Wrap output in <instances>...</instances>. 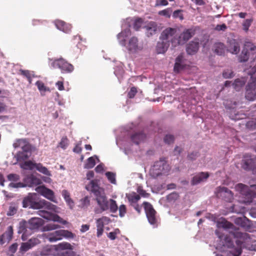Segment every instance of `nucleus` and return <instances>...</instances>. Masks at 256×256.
Returning a JSON list of instances; mask_svg holds the SVG:
<instances>
[{
    "instance_id": "nucleus-34",
    "label": "nucleus",
    "mask_w": 256,
    "mask_h": 256,
    "mask_svg": "<svg viewBox=\"0 0 256 256\" xmlns=\"http://www.w3.org/2000/svg\"><path fill=\"white\" fill-rule=\"evenodd\" d=\"M126 198L128 202H130V205L136 204L140 198V195L136 194V192H132V194H126Z\"/></svg>"
},
{
    "instance_id": "nucleus-9",
    "label": "nucleus",
    "mask_w": 256,
    "mask_h": 256,
    "mask_svg": "<svg viewBox=\"0 0 256 256\" xmlns=\"http://www.w3.org/2000/svg\"><path fill=\"white\" fill-rule=\"evenodd\" d=\"M256 49V46L251 42H246L242 50L238 57L240 62H244L248 60L250 52H252Z\"/></svg>"
},
{
    "instance_id": "nucleus-5",
    "label": "nucleus",
    "mask_w": 256,
    "mask_h": 256,
    "mask_svg": "<svg viewBox=\"0 0 256 256\" xmlns=\"http://www.w3.org/2000/svg\"><path fill=\"white\" fill-rule=\"evenodd\" d=\"M168 165L166 162L164 160H160L159 161L155 162L154 166L150 169V175L156 178L158 176L166 172Z\"/></svg>"
},
{
    "instance_id": "nucleus-58",
    "label": "nucleus",
    "mask_w": 256,
    "mask_h": 256,
    "mask_svg": "<svg viewBox=\"0 0 256 256\" xmlns=\"http://www.w3.org/2000/svg\"><path fill=\"white\" fill-rule=\"evenodd\" d=\"M136 93V88L135 87H132L131 88L130 92H128V96L129 98H132L134 97Z\"/></svg>"
},
{
    "instance_id": "nucleus-16",
    "label": "nucleus",
    "mask_w": 256,
    "mask_h": 256,
    "mask_svg": "<svg viewBox=\"0 0 256 256\" xmlns=\"http://www.w3.org/2000/svg\"><path fill=\"white\" fill-rule=\"evenodd\" d=\"M96 197L97 203L100 207V210H96V213H101L104 211L108 210V202L107 200L105 194L104 193Z\"/></svg>"
},
{
    "instance_id": "nucleus-45",
    "label": "nucleus",
    "mask_w": 256,
    "mask_h": 256,
    "mask_svg": "<svg viewBox=\"0 0 256 256\" xmlns=\"http://www.w3.org/2000/svg\"><path fill=\"white\" fill-rule=\"evenodd\" d=\"M110 212H114V213L116 212L118 209V206L116 203V201L112 199H110Z\"/></svg>"
},
{
    "instance_id": "nucleus-7",
    "label": "nucleus",
    "mask_w": 256,
    "mask_h": 256,
    "mask_svg": "<svg viewBox=\"0 0 256 256\" xmlns=\"http://www.w3.org/2000/svg\"><path fill=\"white\" fill-rule=\"evenodd\" d=\"M74 234L68 230H56L48 236V239L50 242H56L62 240L63 238H73Z\"/></svg>"
},
{
    "instance_id": "nucleus-6",
    "label": "nucleus",
    "mask_w": 256,
    "mask_h": 256,
    "mask_svg": "<svg viewBox=\"0 0 256 256\" xmlns=\"http://www.w3.org/2000/svg\"><path fill=\"white\" fill-rule=\"evenodd\" d=\"M195 34V30L192 28L185 30L177 38L172 40V46L174 48L180 44H183Z\"/></svg>"
},
{
    "instance_id": "nucleus-25",
    "label": "nucleus",
    "mask_w": 256,
    "mask_h": 256,
    "mask_svg": "<svg viewBox=\"0 0 256 256\" xmlns=\"http://www.w3.org/2000/svg\"><path fill=\"white\" fill-rule=\"evenodd\" d=\"M40 180L32 174L28 176L24 179L25 186L32 187L40 184Z\"/></svg>"
},
{
    "instance_id": "nucleus-48",
    "label": "nucleus",
    "mask_w": 256,
    "mask_h": 256,
    "mask_svg": "<svg viewBox=\"0 0 256 256\" xmlns=\"http://www.w3.org/2000/svg\"><path fill=\"white\" fill-rule=\"evenodd\" d=\"M137 192L138 193V194L141 196L142 197L144 198H148L150 194L148 193H147L146 191L142 188V186H138L137 189Z\"/></svg>"
},
{
    "instance_id": "nucleus-10",
    "label": "nucleus",
    "mask_w": 256,
    "mask_h": 256,
    "mask_svg": "<svg viewBox=\"0 0 256 256\" xmlns=\"http://www.w3.org/2000/svg\"><path fill=\"white\" fill-rule=\"evenodd\" d=\"M142 205L148 222L151 224H156L157 222L156 216V212L152 204L148 202H143Z\"/></svg>"
},
{
    "instance_id": "nucleus-33",
    "label": "nucleus",
    "mask_w": 256,
    "mask_h": 256,
    "mask_svg": "<svg viewBox=\"0 0 256 256\" xmlns=\"http://www.w3.org/2000/svg\"><path fill=\"white\" fill-rule=\"evenodd\" d=\"M246 82V80L244 78H237L232 83V86L236 91H238L245 84Z\"/></svg>"
},
{
    "instance_id": "nucleus-14",
    "label": "nucleus",
    "mask_w": 256,
    "mask_h": 256,
    "mask_svg": "<svg viewBox=\"0 0 256 256\" xmlns=\"http://www.w3.org/2000/svg\"><path fill=\"white\" fill-rule=\"evenodd\" d=\"M32 146L28 142L22 148V151L16 154L17 160L19 161L24 160L28 159L30 156Z\"/></svg>"
},
{
    "instance_id": "nucleus-57",
    "label": "nucleus",
    "mask_w": 256,
    "mask_h": 256,
    "mask_svg": "<svg viewBox=\"0 0 256 256\" xmlns=\"http://www.w3.org/2000/svg\"><path fill=\"white\" fill-rule=\"evenodd\" d=\"M199 156V154L197 152H192L188 156V158L191 160H195Z\"/></svg>"
},
{
    "instance_id": "nucleus-31",
    "label": "nucleus",
    "mask_w": 256,
    "mask_h": 256,
    "mask_svg": "<svg viewBox=\"0 0 256 256\" xmlns=\"http://www.w3.org/2000/svg\"><path fill=\"white\" fill-rule=\"evenodd\" d=\"M214 47V52L217 54L222 56L224 54L226 48L224 44L222 42L216 43Z\"/></svg>"
},
{
    "instance_id": "nucleus-49",
    "label": "nucleus",
    "mask_w": 256,
    "mask_h": 256,
    "mask_svg": "<svg viewBox=\"0 0 256 256\" xmlns=\"http://www.w3.org/2000/svg\"><path fill=\"white\" fill-rule=\"evenodd\" d=\"M174 138L173 135L166 134L164 138V142L168 144H170L174 142Z\"/></svg>"
},
{
    "instance_id": "nucleus-51",
    "label": "nucleus",
    "mask_w": 256,
    "mask_h": 256,
    "mask_svg": "<svg viewBox=\"0 0 256 256\" xmlns=\"http://www.w3.org/2000/svg\"><path fill=\"white\" fill-rule=\"evenodd\" d=\"M119 210V216L120 217H123L124 216L126 212V205L121 204L118 208Z\"/></svg>"
},
{
    "instance_id": "nucleus-37",
    "label": "nucleus",
    "mask_w": 256,
    "mask_h": 256,
    "mask_svg": "<svg viewBox=\"0 0 256 256\" xmlns=\"http://www.w3.org/2000/svg\"><path fill=\"white\" fill-rule=\"evenodd\" d=\"M35 168L42 174L48 176H50V171L46 167L43 166L42 164L40 163H37Z\"/></svg>"
},
{
    "instance_id": "nucleus-18",
    "label": "nucleus",
    "mask_w": 256,
    "mask_h": 256,
    "mask_svg": "<svg viewBox=\"0 0 256 256\" xmlns=\"http://www.w3.org/2000/svg\"><path fill=\"white\" fill-rule=\"evenodd\" d=\"M234 222L246 231L250 230L252 227V222L246 216L236 218Z\"/></svg>"
},
{
    "instance_id": "nucleus-64",
    "label": "nucleus",
    "mask_w": 256,
    "mask_h": 256,
    "mask_svg": "<svg viewBox=\"0 0 256 256\" xmlns=\"http://www.w3.org/2000/svg\"><path fill=\"white\" fill-rule=\"evenodd\" d=\"M17 209L13 206H10L9 211L8 213V216H12L16 213Z\"/></svg>"
},
{
    "instance_id": "nucleus-11",
    "label": "nucleus",
    "mask_w": 256,
    "mask_h": 256,
    "mask_svg": "<svg viewBox=\"0 0 256 256\" xmlns=\"http://www.w3.org/2000/svg\"><path fill=\"white\" fill-rule=\"evenodd\" d=\"M215 193L218 198H222L226 202H232L234 199L232 192L224 186L218 188Z\"/></svg>"
},
{
    "instance_id": "nucleus-52",
    "label": "nucleus",
    "mask_w": 256,
    "mask_h": 256,
    "mask_svg": "<svg viewBox=\"0 0 256 256\" xmlns=\"http://www.w3.org/2000/svg\"><path fill=\"white\" fill-rule=\"evenodd\" d=\"M8 179L10 181L16 182L20 180V176L15 174H11L8 176Z\"/></svg>"
},
{
    "instance_id": "nucleus-43",
    "label": "nucleus",
    "mask_w": 256,
    "mask_h": 256,
    "mask_svg": "<svg viewBox=\"0 0 256 256\" xmlns=\"http://www.w3.org/2000/svg\"><path fill=\"white\" fill-rule=\"evenodd\" d=\"M106 176L108 178V180L112 184H116V174L110 172H106Z\"/></svg>"
},
{
    "instance_id": "nucleus-29",
    "label": "nucleus",
    "mask_w": 256,
    "mask_h": 256,
    "mask_svg": "<svg viewBox=\"0 0 256 256\" xmlns=\"http://www.w3.org/2000/svg\"><path fill=\"white\" fill-rule=\"evenodd\" d=\"M217 226L218 228H222L225 229H234V226L232 223L228 222L224 218H222L218 221Z\"/></svg>"
},
{
    "instance_id": "nucleus-15",
    "label": "nucleus",
    "mask_w": 256,
    "mask_h": 256,
    "mask_svg": "<svg viewBox=\"0 0 256 256\" xmlns=\"http://www.w3.org/2000/svg\"><path fill=\"white\" fill-rule=\"evenodd\" d=\"M36 190L49 200L53 202H56L54 192L52 190L42 186H38L36 188Z\"/></svg>"
},
{
    "instance_id": "nucleus-1",
    "label": "nucleus",
    "mask_w": 256,
    "mask_h": 256,
    "mask_svg": "<svg viewBox=\"0 0 256 256\" xmlns=\"http://www.w3.org/2000/svg\"><path fill=\"white\" fill-rule=\"evenodd\" d=\"M230 234H231L234 238H236V240L234 244L231 238L228 236H225L224 242L226 246L231 250L230 252L234 256H240L242 253L243 240L248 236V234L236 230L234 232H230Z\"/></svg>"
},
{
    "instance_id": "nucleus-42",
    "label": "nucleus",
    "mask_w": 256,
    "mask_h": 256,
    "mask_svg": "<svg viewBox=\"0 0 256 256\" xmlns=\"http://www.w3.org/2000/svg\"><path fill=\"white\" fill-rule=\"evenodd\" d=\"M62 195L68 204L70 206H71L72 204H73L74 202L70 198V194L67 190H62Z\"/></svg>"
},
{
    "instance_id": "nucleus-27",
    "label": "nucleus",
    "mask_w": 256,
    "mask_h": 256,
    "mask_svg": "<svg viewBox=\"0 0 256 256\" xmlns=\"http://www.w3.org/2000/svg\"><path fill=\"white\" fill-rule=\"evenodd\" d=\"M228 45L226 50L232 54H237L240 51V46L234 40H231L228 41Z\"/></svg>"
},
{
    "instance_id": "nucleus-47",
    "label": "nucleus",
    "mask_w": 256,
    "mask_h": 256,
    "mask_svg": "<svg viewBox=\"0 0 256 256\" xmlns=\"http://www.w3.org/2000/svg\"><path fill=\"white\" fill-rule=\"evenodd\" d=\"M68 144V140L66 136L63 137L59 143V146L62 148L65 149Z\"/></svg>"
},
{
    "instance_id": "nucleus-63",
    "label": "nucleus",
    "mask_w": 256,
    "mask_h": 256,
    "mask_svg": "<svg viewBox=\"0 0 256 256\" xmlns=\"http://www.w3.org/2000/svg\"><path fill=\"white\" fill-rule=\"evenodd\" d=\"M56 85L59 90L61 91L64 90L63 81L59 80L57 82L56 84Z\"/></svg>"
},
{
    "instance_id": "nucleus-62",
    "label": "nucleus",
    "mask_w": 256,
    "mask_h": 256,
    "mask_svg": "<svg viewBox=\"0 0 256 256\" xmlns=\"http://www.w3.org/2000/svg\"><path fill=\"white\" fill-rule=\"evenodd\" d=\"M178 194L176 192H172V194H168L167 196L168 200H176L178 198Z\"/></svg>"
},
{
    "instance_id": "nucleus-32",
    "label": "nucleus",
    "mask_w": 256,
    "mask_h": 256,
    "mask_svg": "<svg viewBox=\"0 0 256 256\" xmlns=\"http://www.w3.org/2000/svg\"><path fill=\"white\" fill-rule=\"evenodd\" d=\"M146 28L147 31L148 36H152L155 34L157 30V25L156 22H150L147 24Z\"/></svg>"
},
{
    "instance_id": "nucleus-38",
    "label": "nucleus",
    "mask_w": 256,
    "mask_h": 256,
    "mask_svg": "<svg viewBox=\"0 0 256 256\" xmlns=\"http://www.w3.org/2000/svg\"><path fill=\"white\" fill-rule=\"evenodd\" d=\"M96 164L95 160L94 157L91 156L87 160V162L84 164V168L87 169H90L94 167Z\"/></svg>"
},
{
    "instance_id": "nucleus-36",
    "label": "nucleus",
    "mask_w": 256,
    "mask_h": 256,
    "mask_svg": "<svg viewBox=\"0 0 256 256\" xmlns=\"http://www.w3.org/2000/svg\"><path fill=\"white\" fill-rule=\"evenodd\" d=\"M110 222V218L106 216H102L96 220V227L104 228L105 224Z\"/></svg>"
},
{
    "instance_id": "nucleus-13",
    "label": "nucleus",
    "mask_w": 256,
    "mask_h": 256,
    "mask_svg": "<svg viewBox=\"0 0 256 256\" xmlns=\"http://www.w3.org/2000/svg\"><path fill=\"white\" fill-rule=\"evenodd\" d=\"M38 214L40 216L48 220H50L54 222H57L60 223L62 224H67V222L66 220H64L58 215L52 214L48 211L44 210H39Z\"/></svg>"
},
{
    "instance_id": "nucleus-4",
    "label": "nucleus",
    "mask_w": 256,
    "mask_h": 256,
    "mask_svg": "<svg viewBox=\"0 0 256 256\" xmlns=\"http://www.w3.org/2000/svg\"><path fill=\"white\" fill-rule=\"evenodd\" d=\"M242 168L246 170L251 171L256 174V156L251 154H245L242 160Z\"/></svg>"
},
{
    "instance_id": "nucleus-59",
    "label": "nucleus",
    "mask_w": 256,
    "mask_h": 256,
    "mask_svg": "<svg viewBox=\"0 0 256 256\" xmlns=\"http://www.w3.org/2000/svg\"><path fill=\"white\" fill-rule=\"evenodd\" d=\"M227 28V26L225 24H218L214 28V30L216 31H225Z\"/></svg>"
},
{
    "instance_id": "nucleus-40",
    "label": "nucleus",
    "mask_w": 256,
    "mask_h": 256,
    "mask_svg": "<svg viewBox=\"0 0 256 256\" xmlns=\"http://www.w3.org/2000/svg\"><path fill=\"white\" fill-rule=\"evenodd\" d=\"M172 12V8H168L164 10L159 11L158 14L160 16H164L166 18H170Z\"/></svg>"
},
{
    "instance_id": "nucleus-23",
    "label": "nucleus",
    "mask_w": 256,
    "mask_h": 256,
    "mask_svg": "<svg viewBox=\"0 0 256 256\" xmlns=\"http://www.w3.org/2000/svg\"><path fill=\"white\" fill-rule=\"evenodd\" d=\"M128 50L130 52H136L141 50L138 46V40L137 38L133 36L130 38L126 46Z\"/></svg>"
},
{
    "instance_id": "nucleus-21",
    "label": "nucleus",
    "mask_w": 256,
    "mask_h": 256,
    "mask_svg": "<svg viewBox=\"0 0 256 256\" xmlns=\"http://www.w3.org/2000/svg\"><path fill=\"white\" fill-rule=\"evenodd\" d=\"M210 175L208 172H201L196 174L191 180V184L192 186L197 185L202 182L206 181Z\"/></svg>"
},
{
    "instance_id": "nucleus-54",
    "label": "nucleus",
    "mask_w": 256,
    "mask_h": 256,
    "mask_svg": "<svg viewBox=\"0 0 256 256\" xmlns=\"http://www.w3.org/2000/svg\"><path fill=\"white\" fill-rule=\"evenodd\" d=\"M222 76L225 78H230L233 77L234 72L231 70H225L222 72Z\"/></svg>"
},
{
    "instance_id": "nucleus-46",
    "label": "nucleus",
    "mask_w": 256,
    "mask_h": 256,
    "mask_svg": "<svg viewBox=\"0 0 256 256\" xmlns=\"http://www.w3.org/2000/svg\"><path fill=\"white\" fill-rule=\"evenodd\" d=\"M143 22V20L141 18H138L136 19L134 21V28L135 30H138L142 26V24Z\"/></svg>"
},
{
    "instance_id": "nucleus-3",
    "label": "nucleus",
    "mask_w": 256,
    "mask_h": 256,
    "mask_svg": "<svg viewBox=\"0 0 256 256\" xmlns=\"http://www.w3.org/2000/svg\"><path fill=\"white\" fill-rule=\"evenodd\" d=\"M44 224V220L39 218H32L28 222H24L21 224L18 232L22 233V239L25 241L28 236L31 234L32 230H38Z\"/></svg>"
},
{
    "instance_id": "nucleus-19",
    "label": "nucleus",
    "mask_w": 256,
    "mask_h": 256,
    "mask_svg": "<svg viewBox=\"0 0 256 256\" xmlns=\"http://www.w3.org/2000/svg\"><path fill=\"white\" fill-rule=\"evenodd\" d=\"M86 188L92 192L95 196L104 193V190L98 186L96 180H92Z\"/></svg>"
},
{
    "instance_id": "nucleus-55",
    "label": "nucleus",
    "mask_w": 256,
    "mask_h": 256,
    "mask_svg": "<svg viewBox=\"0 0 256 256\" xmlns=\"http://www.w3.org/2000/svg\"><path fill=\"white\" fill-rule=\"evenodd\" d=\"M182 10H178L174 12L172 16L174 18H179L180 20H183V16L182 14Z\"/></svg>"
},
{
    "instance_id": "nucleus-8",
    "label": "nucleus",
    "mask_w": 256,
    "mask_h": 256,
    "mask_svg": "<svg viewBox=\"0 0 256 256\" xmlns=\"http://www.w3.org/2000/svg\"><path fill=\"white\" fill-rule=\"evenodd\" d=\"M54 68H60L62 72H70L74 70V66L62 58L54 60L52 63Z\"/></svg>"
},
{
    "instance_id": "nucleus-41",
    "label": "nucleus",
    "mask_w": 256,
    "mask_h": 256,
    "mask_svg": "<svg viewBox=\"0 0 256 256\" xmlns=\"http://www.w3.org/2000/svg\"><path fill=\"white\" fill-rule=\"evenodd\" d=\"M36 85L37 86L38 90L40 92H46V91H49L50 89L44 86V83L38 80L36 82Z\"/></svg>"
},
{
    "instance_id": "nucleus-12",
    "label": "nucleus",
    "mask_w": 256,
    "mask_h": 256,
    "mask_svg": "<svg viewBox=\"0 0 256 256\" xmlns=\"http://www.w3.org/2000/svg\"><path fill=\"white\" fill-rule=\"evenodd\" d=\"M176 30L174 28H168L162 31L161 34L160 38L172 44V40L177 38L176 35Z\"/></svg>"
},
{
    "instance_id": "nucleus-39",
    "label": "nucleus",
    "mask_w": 256,
    "mask_h": 256,
    "mask_svg": "<svg viewBox=\"0 0 256 256\" xmlns=\"http://www.w3.org/2000/svg\"><path fill=\"white\" fill-rule=\"evenodd\" d=\"M37 163L34 162L31 160L26 161L24 162L22 168L24 169H30V170L36 168Z\"/></svg>"
},
{
    "instance_id": "nucleus-60",
    "label": "nucleus",
    "mask_w": 256,
    "mask_h": 256,
    "mask_svg": "<svg viewBox=\"0 0 256 256\" xmlns=\"http://www.w3.org/2000/svg\"><path fill=\"white\" fill-rule=\"evenodd\" d=\"M28 242L30 244L32 247L35 246L36 245L40 244V240L36 238H33L28 240Z\"/></svg>"
},
{
    "instance_id": "nucleus-22",
    "label": "nucleus",
    "mask_w": 256,
    "mask_h": 256,
    "mask_svg": "<svg viewBox=\"0 0 256 256\" xmlns=\"http://www.w3.org/2000/svg\"><path fill=\"white\" fill-rule=\"evenodd\" d=\"M13 235V228L9 226L6 230L0 236V244H2L6 242H8L12 238Z\"/></svg>"
},
{
    "instance_id": "nucleus-61",
    "label": "nucleus",
    "mask_w": 256,
    "mask_h": 256,
    "mask_svg": "<svg viewBox=\"0 0 256 256\" xmlns=\"http://www.w3.org/2000/svg\"><path fill=\"white\" fill-rule=\"evenodd\" d=\"M166 0H156V6H166L168 4Z\"/></svg>"
},
{
    "instance_id": "nucleus-24",
    "label": "nucleus",
    "mask_w": 256,
    "mask_h": 256,
    "mask_svg": "<svg viewBox=\"0 0 256 256\" xmlns=\"http://www.w3.org/2000/svg\"><path fill=\"white\" fill-rule=\"evenodd\" d=\"M184 57L182 54L178 55L176 58L175 64L174 68V72H179L184 68Z\"/></svg>"
},
{
    "instance_id": "nucleus-17",
    "label": "nucleus",
    "mask_w": 256,
    "mask_h": 256,
    "mask_svg": "<svg viewBox=\"0 0 256 256\" xmlns=\"http://www.w3.org/2000/svg\"><path fill=\"white\" fill-rule=\"evenodd\" d=\"M246 98L250 100L256 99V82H249L246 86Z\"/></svg>"
},
{
    "instance_id": "nucleus-26",
    "label": "nucleus",
    "mask_w": 256,
    "mask_h": 256,
    "mask_svg": "<svg viewBox=\"0 0 256 256\" xmlns=\"http://www.w3.org/2000/svg\"><path fill=\"white\" fill-rule=\"evenodd\" d=\"M198 48L199 42H198L192 41L187 45L186 51L188 54L194 55L196 53Z\"/></svg>"
},
{
    "instance_id": "nucleus-35",
    "label": "nucleus",
    "mask_w": 256,
    "mask_h": 256,
    "mask_svg": "<svg viewBox=\"0 0 256 256\" xmlns=\"http://www.w3.org/2000/svg\"><path fill=\"white\" fill-rule=\"evenodd\" d=\"M28 142V140L27 138L16 139L14 142L12 146L14 148H22L23 146H24Z\"/></svg>"
},
{
    "instance_id": "nucleus-2",
    "label": "nucleus",
    "mask_w": 256,
    "mask_h": 256,
    "mask_svg": "<svg viewBox=\"0 0 256 256\" xmlns=\"http://www.w3.org/2000/svg\"><path fill=\"white\" fill-rule=\"evenodd\" d=\"M22 206L24 208H32L33 209L46 208L53 210L54 205L46 200H38L37 195L35 194H30L24 198L22 200Z\"/></svg>"
},
{
    "instance_id": "nucleus-28",
    "label": "nucleus",
    "mask_w": 256,
    "mask_h": 256,
    "mask_svg": "<svg viewBox=\"0 0 256 256\" xmlns=\"http://www.w3.org/2000/svg\"><path fill=\"white\" fill-rule=\"evenodd\" d=\"M170 44L165 40L161 42H158L156 46V50L158 54H164L168 50Z\"/></svg>"
},
{
    "instance_id": "nucleus-53",
    "label": "nucleus",
    "mask_w": 256,
    "mask_h": 256,
    "mask_svg": "<svg viewBox=\"0 0 256 256\" xmlns=\"http://www.w3.org/2000/svg\"><path fill=\"white\" fill-rule=\"evenodd\" d=\"M21 74L24 76H26L30 83L32 82V76L30 71L28 70H22Z\"/></svg>"
},
{
    "instance_id": "nucleus-20",
    "label": "nucleus",
    "mask_w": 256,
    "mask_h": 256,
    "mask_svg": "<svg viewBox=\"0 0 256 256\" xmlns=\"http://www.w3.org/2000/svg\"><path fill=\"white\" fill-rule=\"evenodd\" d=\"M54 23L56 28L65 33H69L72 30V26L70 24L66 23L65 22L60 20H56Z\"/></svg>"
},
{
    "instance_id": "nucleus-56",
    "label": "nucleus",
    "mask_w": 256,
    "mask_h": 256,
    "mask_svg": "<svg viewBox=\"0 0 256 256\" xmlns=\"http://www.w3.org/2000/svg\"><path fill=\"white\" fill-rule=\"evenodd\" d=\"M252 22V20L250 19H246L244 22L242 26L244 30L246 31H247L248 30L249 27L251 25Z\"/></svg>"
},
{
    "instance_id": "nucleus-50",
    "label": "nucleus",
    "mask_w": 256,
    "mask_h": 256,
    "mask_svg": "<svg viewBox=\"0 0 256 256\" xmlns=\"http://www.w3.org/2000/svg\"><path fill=\"white\" fill-rule=\"evenodd\" d=\"M32 248L30 244L28 242H26L22 243L20 250L22 252H26L29 250L30 248Z\"/></svg>"
},
{
    "instance_id": "nucleus-30",
    "label": "nucleus",
    "mask_w": 256,
    "mask_h": 256,
    "mask_svg": "<svg viewBox=\"0 0 256 256\" xmlns=\"http://www.w3.org/2000/svg\"><path fill=\"white\" fill-rule=\"evenodd\" d=\"M146 136L143 132L136 133L131 136L132 140L136 144L144 141Z\"/></svg>"
},
{
    "instance_id": "nucleus-44",
    "label": "nucleus",
    "mask_w": 256,
    "mask_h": 256,
    "mask_svg": "<svg viewBox=\"0 0 256 256\" xmlns=\"http://www.w3.org/2000/svg\"><path fill=\"white\" fill-rule=\"evenodd\" d=\"M59 228H60V226L58 224H48L44 227V230L48 231L56 230Z\"/></svg>"
}]
</instances>
